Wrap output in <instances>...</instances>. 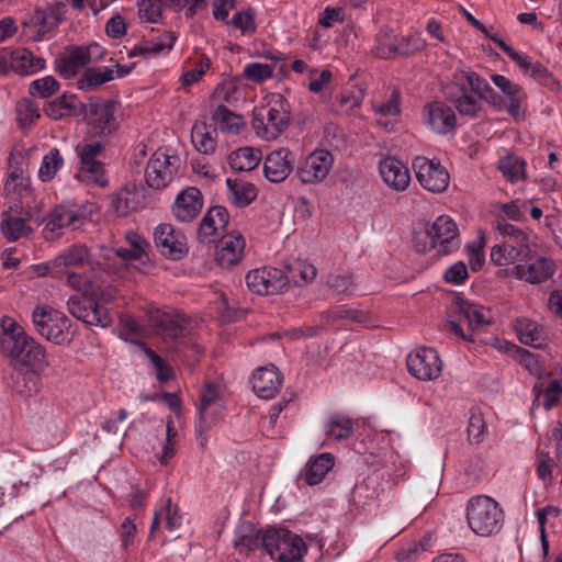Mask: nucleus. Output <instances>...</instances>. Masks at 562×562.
<instances>
[{"label":"nucleus","instance_id":"obj_1","mask_svg":"<svg viewBox=\"0 0 562 562\" xmlns=\"http://www.w3.org/2000/svg\"><path fill=\"white\" fill-rule=\"evenodd\" d=\"M446 99L453 104L460 115L475 119L482 111L481 100L501 111L503 103L490 83L470 69H460L443 87Z\"/></svg>","mask_w":562,"mask_h":562},{"label":"nucleus","instance_id":"obj_2","mask_svg":"<svg viewBox=\"0 0 562 562\" xmlns=\"http://www.w3.org/2000/svg\"><path fill=\"white\" fill-rule=\"evenodd\" d=\"M0 351L19 369L42 371L47 367L44 347L11 318H3L0 325Z\"/></svg>","mask_w":562,"mask_h":562},{"label":"nucleus","instance_id":"obj_3","mask_svg":"<svg viewBox=\"0 0 562 562\" xmlns=\"http://www.w3.org/2000/svg\"><path fill=\"white\" fill-rule=\"evenodd\" d=\"M413 247L418 254L431 250L437 256H447L460 248L459 228L449 215H440L432 223L413 232Z\"/></svg>","mask_w":562,"mask_h":562},{"label":"nucleus","instance_id":"obj_4","mask_svg":"<svg viewBox=\"0 0 562 562\" xmlns=\"http://www.w3.org/2000/svg\"><path fill=\"white\" fill-rule=\"evenodd\" d=\"M467 524L480 537H491L501 531L505 513L497 501L487 495L472 496L465 508Z\"/></svg>","mask_w":562,"mask_h":562},{"label":"nucleus","instance_id":"obj_5","mask_svg":"<svg viewBox=\"0 0 562 562\" xmlns=\"http://www.w3.org/2000/svg\"><path fill=\"white\" fill-rule=\"evenodd\" d=\"M290 119L289 103L277 94L268 104L254 110L251 126L260 138L272 140L286 130Z\"/></svg>","mask_w":562,"mask_h":562},{"label":"nucleus","instance_id":"obj_6","mask_svg":"<svg viewBox=\"0 0 562 562\" xmlns=\"http://www.w3.org/2000/svg\"><path fill=\"white\" fill-rule=\"evenodd\" d=\"M499 233L512 234L516 245L499 244L491 249V260L496 266L519 265L522 261H530L532 250L529 246V236L526 232L513 224L497 221L494 225Z\"/></svg>","mask_w":562,"mask_h":562},{"label":"nucleus","instance_id":"obj_7","mask_svg":"<svg viewBox=\"0 0 562 562\" xmlns=\"http://www.w3.org/2000/svg\"><path fill=\"white\" fill-rule=\"evenodd\" d=\"M32 322L35 330L47 340L56 345L70 342L71 324L63 312L48 305H37L32 312Z\"/></svg>","mask_w":562,"mask_h":562},{"label":"nucleus","instance_id":"obj_8","mask_svg":"<svg viewBox=\"0 0 562 562\" xmlns=\"http://www.w3.org/2000/svg\"><path fill=\"white\" fill-rule=\"evenodd\" d=\"M266 552L276 562H297L307 551L304 540L286 529L266 530Z\"/></svg>","mask_w":562,"mask_h":562},{"label":"nucleus","instance_id":"obj_9","mask_svg":"<svg viewBox=\"0 0 562 562\" xmlns=\"http://www.w3.org/2000/svg\"><path fill=\"white\" fill-rule=\"evenodd\" d=\"M180 158L158 149L149 158L145 169V181L154 190L167 188L179 176Z\"/></svg>","mask_w":562,"mask_h":562},{"label":"nucleus","instance_id":"obj_10","mask_svg":"<svg viewBox=\"0 0 562 562\" xmlns=\"http://www.w3.org/2000/svg\"><path fill=\"white\" fill-rule=\"evenodd\" d=\"M45 67L46 60L35 56L29 48L18 47L12 50H0V76H5L10 71L19 76H32Z\"/></svg>","mask_w":562,"mask_h":562},{"label":"nucleus","instance_id":"obj_11","mask_svg":"<svg viewBox=\"0 0 562 562\" xmlns=\"http://www.w3.org/2000/svg\"><path fill=\"white\" fill-rule=\"evenodd\" d=\"M80 159V170L98 187H105L108 179L101 158L104 155V145L101 142L82 143L76 146Z\"/></svg>","mask_w":562,"mask_h":562},{"label":"nucleus","instance_id":"obj_12","mask_svg":"<svg viewBox=\"0 0 562 562\" xmlns=\"http://www.w3.org/2000/svg\"><path fill=\"white\" fill-rule=\"evenodd\" d=\"M413 168L418 182L425 190L434 193L447 190L450 176L439 161L418 156L413 160Z\"/></svg>","mask_w":562,"mask_h":562},{"label":"nucleus","instance_id":"obj_13","mask_svg":"<svg viewBox=\"0 0 562 562\" xmlns=\"http://www.w3.org/2000/svg\"><path fill=\"white\" fill-rule=\"evenodd\" d=\"M65 4L56 3L46 9H37L29 22L24 21L22 35L27 36L29 41H41L50 30L57 27L63 21Z\"/></svg>","mask_w":562,"mask_h":562},{"label":"nucleus","instance_id":"obj_14","mask_svg":"<svg viewBox=\"0 0 562 562\" xmlns=\"http://www.w3.org/2000/svg\"><path fill=\"white\" fill-rule=\"evenodd\" d=\"M245 281L248 289L259 295L280 293L289 284V278L283 270L267 267L249 271Z\"/></svg>","mask_w":562,"mask_h":562},{"label":"nucleus","instance_id":"obj_15","mask_svg":"<svg viewBox=\"0 0 562 562\" xmlns=\"http://www.w3.org/2000/svg\"><path fill=\"white\" fill-rule=\"evenodd\" d=\"M154 241L159 252L171 260H180L189 252L186 235L168 223L155 228Z\"/></svg>","mask_w":562,"mask_h":562},{"label":"nucleus","instance_id":"obj_16","mask_svg":"<svg viewBox=\"0 0 562 562\" xmlns=\"http://www.w3.org/2000/svg\"><path fill=\"white\" fill-rule=\"evenodd\" d=\"M408 372L423 381L436 380L442 371L439 353L429 347H420L407 357Z\"/></svg>","mask_w":562,"mask_h":562},{"label":"nucleus","instance_id":"obj_17","mask_svg":"<svg viewBox=\"0 0 562 562\" xmlns=\"http://www.w3.org/2000/svg\"><path fill=\"white\" fill-rule=\"evenodd\" d=\"M68 312L87 325L106 327L111 325L108 310L93 299L85 295H72L67 301Z\"/></svg>","mask_w":562,"mask_h":562},{"label":"nucleus","instance_id":"obj_18","mask_svg":"<svg viewBox=\"0 0 562 562\" xmlns=\"http://www.w3.org/2000/svg\"><path fill=\"white\" fill-rule=\"evenodd\" d=\"M334 165V156L326 149L311 153L297 167V176L305 184H316L324 181Z\"/></svg>","mask_w":562,"mask_h":562},{"label":"nucleus","instance_id":"obj_19","mask_svg":"<svg viewBox=\"0 0 562 562\" xmlns=\"http://www.w3.org/2000/svg\"><path fill=\"white\" fill-rule=\"evenodd\" d=\"M83 222L85 216L78 209L60 204L47 215L43 233L46 239H54L63 234L64 228L77 229Z\"/></svg>","mask_w":562,"mask_h":562},{"label":"nucleus","instance_id":"obj_20","mask_svg":"<svg viewBox=\"0 0 562 562\" xmlns=\"http://www.w3.org/2000/svg\"><path fill=\"white\" fill-rule=\"evenodd\" d=\"M229 222L228 211L221 205L210 207L202 217L198 227V238L203 244H213L223 235H227L226 227Z\"/></svg>","mask_w":562,"mask_h":562},{"label":"nucleus","instance_id":"obj_21","mask_svg":"<svg viewBox=\"0 0 562 562\" xmlns=\"http://www.w3.org/2000/svg\"><path fill=\"white\" fill-rule=\"evenodd\" d=\"M554 273V263L546 257L536 256L532 251L530 261L519 263L506 270V276L516 277L519 280L532 284H539L550 279Z\"/></svg>","mask_w":562,"mask_h":562},{"label":"nucleus","instance_id":"obj_22","mask_svg":"<svg viewBox=\"0 0 562 562\" xmlns=\"http://www.w3.org/2000/svg\"><path fill=\"white\" fill-rule=\"evenodd\" d=\"M450 311L464 319L472 330L490 325L493 322V316L488 308L460 296L453 299Z\"/></svg>","mask_w":562,"mask_h":562},{"label":"nucleus","instance_id":"obj_23","mask_svg":"<svg viewBox=\"0 0 562 562\" xmlns=\"http://www.w3.org/2000/svg\"><path fill=\"white\" fill-rule=\"evenodd\" d=\"M245 238L240 234L223 235L215 247V260L222 268L229 269L238 265L244 256Z\"/></svg>","mask_w":562,"mask_h":562},{"label":"nucleus","instance_id":"obj_24","mask_svg":"<svg viewBox=\"0 0 562 562\" xmlns=\"http://www.w3.org/2000/svg\"><path fill=\"white\" fill-rule=\"evenodd\" d=\"M115 105L113 101L101 103L98 100L87 104V120L100 135H109L116 128Z\"/></svg>","mask_w":562,"mask_h":562},{"label":"nucleus","instance_id":"obj_25","mask_svg":"<svg viewBox=\"0 0 562 562\" xmlns=\"http://www.w3.org/2000/svg\"><path fill=\"white\" fill-rule=\"evenodd\" d=\"M293 168L294 155L288 148L271 151L263 161L265 177L273 183L284 181Z\"/></svg>","mask_w":562,"mask_h":562},{"label":"nucleus","instance_id":"obj_26","mask_svg":"<svg viewBox=\"0 0 562 562\" xmlns=\"http://www.w3.org/2000/svg\"><path fill=\"white\" fill-rule=\"evenodd\" d=\"M425 124L437 134H448L457 125L453 109L443 102H432L424 110Z\"/></svg>","mask_w":562,"mask_h":562},{"label":"nucleus","instance_id":"obj_27","mask_svg":"<svg viewBox=\"0 0 562 562\" xmlns=\"http://www.w3.org/2000/svg\"><path fill=\"white\" fill-rule=\"evenodd\" d=\"M203 207V196L195 187H189L182 190L176 198L172 213L175 217L183 223L193 221Z\"/></svg>","mask_w":562,"mask_h":562},{"label":"nucleus","instance_id":"obj_28","mask_svg":"<svg viewBox=\"0 0 562 562\" xmlns=\"http://www.w3.org/2000/svg\"><path fill=\"white\" fill-rule=\"evenodd\" d=\"M282 381V374L274 366L262 367L252 374V390L259 397L270 400L279 393Z\"/></svg>","mask_w":562,"mask_h":562},{"label":"nucleus","instance_id":"obj_29","mask_svg":"<svg viewBox=\"0 0 562 562\" xmlns=\"http://www.w3.org/2000/svg\"><path fill=\"white\" fill-rule=\"evenodd\" d=\"M492 82L501 90L503 97L498 95L503 103V110H507L510 116L516 117L519 114L520 105L526 99L522 88L503 75H492Z\"/></svg>","mask_w":562,"mask_h":562},{"label":"nucleus","instance_id":"obj_30","mask_svg":"<svg viewBox=\"0 0 562 562\" xmlns=\"http://www.w3.org/2000/svg\"><path fill=\"white\" fill-rule=\"evenodd\" d=\"M266 531L261 533L250 521H241L234 531V548L239 553H249L257 549L266 550Z\"/></svg>","mask_w":562,"mask_h":562},{"label":"nucleus","instance_id":"obj_31","mask_svg":"<svg viewBox=\"0 0 562 562\" xmlns=\"http://www.w3.org/2000/svg\"><path fill=\"white\" fill-rule=\"evenodd\" d=\"M188 318L179 312L162 313L154 321L156 334L164 341H175L184 336Z\"/></svg>","mask_w":562,"mask_h":562},{"label":"nucleus","instance_id":"obj_32","mask_svg":"<svg viewBox=\"0 0 562 562\" xmlns=\"http://www.w3.org/2000/svg\"><path fill=\"white\" fill-rule=\"evenodd\" d=\"M93 47L98 48L99 46L94 44L88 48L72 47L67 55L56 59V71L65 79L76 77L79 70L90 63V50Z\"/></svg>","mask_w":562,"mask_h":562},{"label":"nucleus","instance_id":"obj_33","mask_svg":"<svg viewBox=\"0 0 562 562\" xmlns=\"http://www.w3.org/2000/svg\"><path fill=\"white\" fill-rule=\"evenodd\" d=\"M379 170L383 181L396 191L405 190L411 182L408 169L394 157L382 159Z\"/></svg>","mask_w":562,"mask_h":562},{"label":"nucleus","instance_id":"obj_34","mask_svg":"<svg viewBox=\"0 0 562 562\" xmlns=\"http://www.w3.org/2000/svg\"><path fill=\"white\" fill-rule=\"evenodd\" d=\"M175 41L176 36L173 33L165 32L157 41H146L135 45L127 55L128 57L142 56L144 58H150L160 54H167L172 49Z\"/></svg>","mask_w":562,"mask_h":562},{"label":"nucleus","instance_id":"obj_35","mask_svg":"<svg viewBox=\"0 0 562 562\" xmlns=\"http://www.w3.org/2000/svg\"><path fill=\"white\" fill-rule=\"evenodd\" d=\"M335 460L333 454L324 452L312 459L301 473L306 484L313 486L319 484L326 474L333 469Z\"/></svg>","mask_w":562,"mask_h":562},{"label":"nucleus","instance_id":"obj_36","mask_svg":"<svg viewBox=\"0 0 562 562\" xmlns=\"http://www.w3.org/2000/svg\"><path fill=\"white\" fill-rule=\"evenodd\" d=\"M226 184L229 191L231 201L237 207H245L256 200L258 190L249 181L243 179H227Z\"/></svg>","mask_w":562,"mask_h":562},{"label":"nucleus","instance_id":"obj_37","mask_svg":"<svg viewBox=\"0 0 562 562\" xmlns=\"http://www.w3.org/2000/svg\"><path fill=\"white\" fill-rule=\"evenodd\" d=\"M516 331L521 344L541 349L546 346L543 329L528 318L517 319Z\"/></svg>","mask_w":562,"mask_h":562},{"label":"nucleus","instance_id":"obj_38","mask_svg":"<svg viewBox=\"0 0 562 562\" xmlns=\"http://www.w3.org/2000/svg\"><path fill=\"white\" fill-rule=\"evenodd\" d=\"M115 78L114 69L110 67L87 68L77 81V87L83 91H90L99 88L105 82Z\"/></svg>","mask_w":562,"mask_h":562},{"label":"nucleus","instance_id":"obj_39","mask_svg":"<svg viewBox=\"0 0 562 562\" xmlns=\"http://www.w3.org/2000/svg\"><path fill=\"white\" fill-rule=\"evenodd\" d=\"M199 415L201 419L214 418L215 413L220 412V386L215 383H207L203 387L200 396Z\"/></svg>","mask_w":562,"mask_h":562},{"label":"nucleus","instance_id":"obj_40","mask_svg":"<svg viewBox=\"0 0 562 562\" xmlns=\"http://www.w3.org/2000/svg\"><path fill=\"white\" fill-rule=\"evenodd\" d=\"M125 239L130 248L117 247L115 255L122 260H140L146 255L149 243L134 231L127 232Z\"/></svg>","mask_w":562,"mask_h":562},{"label":"nucleus","instance_id":"obj_41","mask_svg":"<svg viewBox=\"0 0 562 562\" xmlns=\"http://www.w3.org/2000/svg\"><path fill=\"white\" fill-rule=\"evenodd\" d=\"M324 429L326 436L331 439H347L355 431L353 420L346 415L335 413L327 418Z\"/></svg>","mask_w":562,"mask_h":562},{"label":"nucleus","instance_id":"obj_42","mask_svg":"<svg viewBox=\"0 0 562 562\" xmlns=\"http://www.w3.org/2000/svg\"><path fill=\"white\" fill-rule=\"evenodd\" d=\"M212 120L222 132L231 134H238L245 125L241 115L232 112L223 104L215 109L212 114Z\"/></svg>","mask_w":562,"mask_h":562},{"label":"nucleus","instance_id":"obj_43","mask_svg":"<svg viewBox=\"0 0 562 562\" xmlns=\"http://www.w3.org/2000/svg\"><path fill=\"white\" fill-rule=\"evenodd\" d=\"M398 40L392 30L380 31L374 40L372 53L383 59H391L398 56Z\"/></svg>","mask_w":562,"mask_h":562},{"label":"nucleus","instance_id":"obj_44","mask_svg":"<svg viewBox=\"0 0 562 562\" xmlns=\"http://www.w3.org/2000/svg\"><path fill=\"white\" fill-rule=\"evenodd\" d=\"M76 97L63 94L47 103L44 113L52 120H61L76 114Z\"/></svg>","mask_w":562,"mask_h":562},{"label":"nucleus","instance_id":"obj_45","mask_svg":"<svg viewBox=\"0 0 562 562\" xmlns=\"http://www.w3.org/2000/svg\"><path fill=\"white\" fill-rule=\"evenodd\" d=\"M261 157L251 147H241L228 156V164L233 170L250 171L256 168Z\"/></svg>","mask_w":562,"mask_h":562},{"label":"nucleus","instance_id":"obj_46","mask_svg":"<svg viewBox=\"0 0 562 562\" xmlns=\"http://www.w3.org/2000/svg\"><path fill=\"white\" fill-rule=\"evenodd\" d=\"M89 251L82 245H74L60 252L53 261L54 268L59 267H79L88 262Z\"/></svg>","mask_w":562,"mask_h":562},{"label":"nucleus","instance_id":"obj_47","mask_svg":"<svg viewBox=\"0 0 562 562\" xmlns=\"http://www.w3.org/2000/svg\"><path fill=\"white\" fill-rule=\"evenodd\" d=\"M191 142L194 148L204 155L214 153L216 148V140L212 133L207 131L205 123H195L191 130Z\"/></svg>","mask_w":562,"mask_h":562},{"label":"nucleus","instance_id":"obj_48","mask_svg":"<svg viewBox=\"0 0 562 562\" xmlns=\"http://www.w3.org/2000/svg\"><path fill=\"white\" fill-rule=\"evenodd\" d=\"M499 170L513 183L526 179V161L518 156L507 155L501 159Z\"/></svg>","mask_w":562,"mask_h":562},{"label":"nucleus","instance_id":"obj_49","mask_svg":"<svg viewBox=\"0 0 562 562\" xmlns=\"http://www.w3.org/2000/svg\"><path fill=\"white\" fill-rule=\"evenodd\" d=\"M317 270L314 265L307 261H296L288 267L285 276L289 282L293 281L295 284H306L315 279Z\"/></svg>","mask_w":562,"mask_h":562},{"label":"nucleus","instance_id":"obj_50","mask_svg":"<svg viewBox=\"0 0 562 562\" xmlns=\"http://www.w3.org/2000/svg\"><path fill=\"white\" fill-rule=\"evenodd\" d=\"M1 233L9 241H15L31 232L26 221L21 217L8 216L1 221Z\"/></svg>","mask_w":562,"mask_h":562},{"label":"nucleus","instance_id":"obj_51","mask_svg":"<svg viewBox=\"0 0 562 562\" xmlns=\"http://www.w3.org/2000/svg\"><path fill=\"white\" fill-rule=\"evenodd\" d=\"M64 159L57 148H52L42 160L38 169V177L42 181H48L55 177L57 171L63 167Z\"/></svg>","mask_w":562,"mask_h":562},{"label":"nucleus","instance_id":"obj_52","mask_svg":"<svg viewBox=\"0 0 562 562\" xmlns=\"http://www.w3.org/2000/svg\"><path fill=\"white\" fill-rule=\"evenodd\" d=\"M16 121L20 126L26 127L40 117L37 104L30 99H22L16 103Z\"/></svg>","mask_w":562,"mask_h":562},{"label":"nucleus","instance_id":"obj_53","mask_svg":"<svg viewBox=\"0 0 562 562\" xmlns=\"http://www.w3.org/2000/svg\"><path fill=\"white\" fill-rule=\"evenodd\" d=\"M59 88V82L53 76H46L32 81L29 87V93L32 97L46 99L56 93Z\"/></svg>","mask_w":562,"mask_h":562},{"label":"nucleus","instance_id":"obj_54","mask_svg":"<svg viewBox=\"0 0 562 562\" xmlns=\"http://www.w3.org/2000/svg\"><path fill=\"white\" fill-rule=\"evenodd\" d=\"M138 18L145 23H159L162 18V5L157 0L137 2Z\"/></svg>","mask_w":562,"mask_h":562},{"label":"nucleus","instance_id":"obj_55","mask_svg":"<svg viewBox=\"0 0 562 562\" xmlns=\"http://www.w3.org/2000/svg\"><path fill=\"white\" fill-rule=\"evenodd\" d=\"M426 41L420 33L409 34L398 40V56H409L422 52L426 47Z\"/></svg>","mask_w":562,"mask_h":562},{"label":"nucleus","instance_id":"obj_56","mask_svg":"<svg viewBox=\"0 0 562 562\" xmlns=\"http://www.w3.org/2000/svg\"><path fill=\"white\" fill-rule=\"evenodd\" d=\"M135 207L132 192L122 190L112 196L110 209L119 217L127 215Z\"/></svg>","mask_w":562,"mask_h":562},{"label":"nucleus","instance_id":"obj_57","mask_svg":"<svg viewBox=\"0 0 562 562\" xmlns=\"http://www.w3.org/2000/svg\"><path fill=\"white\" fill-rule=\"evenodd\" d=\"M30 190V181L22 173L11 172L4 184L8 196H23Z\"/></svg>","mask_w":562,"mask_h":562},{"label":"nucleus","instance_id":"obj_58","mask_svg":"<svg viewBox=\"0 0 562 562\" xmlns=\"http://www.w3.org/2000/svg\"><path fill=\"white\" fill-rule=\"evenodd\" d=\"M244 77L255 82H262L273 75V68L268 64L250 63L244 68Z\"/></svg>","mask_w":562,"mask_h":562},{"label":"nucleus","instance_id":"obj_59","mask_svg":"<svg viewBox=\"0 0 562 562\" xmlns=\"http://www.w3.org/2000/svg\"><path fill=\"white\" fill-rule=\"evenodd\" d=\"M486 424L479 412H471L468 426V435L471 442L480 443L484 439Z\"/></svg>","mask_w":562,"mask_h":562},{"label":"nucleus","instance_id":"obj_60","mask_svg":"<svg viewBox=\"0 0 562 562\" xmlns=\"http://www.w3.org/2000/svg\"><path fill=\"white\" fill-rule=\"evenodd\" d=\"M144 351L155 368L156 379L161 383L169 381L172 376L171 368L150 348L145 347Z\"/></svg>","mask_w":562,"mask_h":562},{"label":"nucleus","instance_id":"obj_61","mask_svg":"<svg viewBox=\"0 0 562 562\" xmlns=\"http://www.w3.org/2000/svg\"><path fill=\"white\" fill-rule=\"evenodd\" d=\"M231 24L243 34L252 33L256 31L255 13L250 9L238 11L233 15Z\"/></svg>","mask_w":562,"mask_h":562},{"label":"nucleus","instance_id":"obj_62","mask_svg":"<svg viewBox=\"0 0 562 562\" xmlns=\"http://www.w3.org/2000/svg\"><path fill=\"white\" fill-rule=\"evenodd\" d=\"M159 512H161V517L165 518V527L169 531H175L181 526L182 517L179 514L178 506L172 505L170 498L167 499L166 505Z\"/></svg>","mask_w":562,"mask_h":562},{"label":"nucleus","instance_id":"obj_63","mask_svg":"<svg viewBox=\"0 0 562 562\" xmlns=\"http://www.w3.org/2000/svg\"><path fill=\"white\" fill-rule=\"evenodd\" d=\"M162 8H171L180 11L187 8L186 15L192 18L205 2V0H157Z\"/></svg>","mask_w":562,"mask_h":562},{"label":"nucleus","instance_id":"obj_64","mask_svg":"<svg viewBox=\"0 0 562 562\" xmlns=\"http://www.w3.org/2000/svg\"><path fill=\"white\" fill-rule=\"evenodd\" d=\"M498 47L512 59L519 68L528 75L535 61L527 55L516 52L512 46L507 45L504 41H499Z\"/></svg>","mask_w":562,"mask_h":562}]
</instances>
